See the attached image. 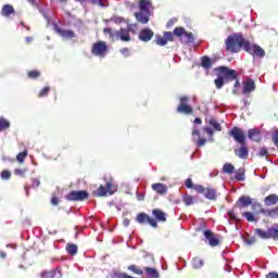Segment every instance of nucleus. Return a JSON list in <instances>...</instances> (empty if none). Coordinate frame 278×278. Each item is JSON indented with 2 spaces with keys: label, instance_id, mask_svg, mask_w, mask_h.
I'll return each instance as SVG.
<instances>
[{
  "label": "nucleus",
  "instance_id": "obj_1",
  "mask_svg": "<svg viewBox=\"0 0 278 278\" xmlns=\"http://www.w3.org/2000/svg\"><path fill=\"white\" fill-rule=\"evenodd\" d=\"M226 51H230V53H238L240 49H242L245 53H249L253 58H265L266 51L255 45L251 43V41L244 39V36L242 34H233L230 35L226 41Z\"/></svg>",
  "mask_w": 278,
  "mask_h": 278
},
{
  "label": "nucleus",
  "instance_id": "obj_2",
  "mask_svg": "<svg viewBox=\"0 0 278 278\" xmlns=\"http://www.w3.org/2000/svg\"><path fill=\"white\" fill-rule=\"evenodd\" d=\"M166 39V42H175L176 38L182 42V45H192L194 42V35L192 33L186 31L184 27H176L173 33L165 31L163 35Z\"/></svg>",
  "mask_w": 278,
  "mask_h": 278
},
{
  "label": "nucleus",
  "instance_id": "obj_3",
  "mask_svg": "<svg viewBox=\"0 0 278 278\" xmlns=\"http://www.w3.org/2000/svg\"><path fill=\"white\" fill-rule=\"evenodd\" d=\"M217 75L226 79L227 81H233L238 79V72L236 70H230L227 66H219L215 68Z\"/></svg>",
  "mask_w": 278,
  "mask_h": 278
},
{
  "label": "nucleus",
  "instance_id": "obj_4",
  "mask_svg": "<svg viewBox=\"0 0 278 278\" xmlns=\"http://www.w3.org/2000/svg\"><path fill=\"white\" fill-rule=\"evenodd\" d=\"M109 47L105 41H98L92 45L91 53L96 58H105L108 55Z\"/></svg>",
  "mask_w": 278,
  "mask_h": 278
},
{
  "label": "nucleus",
  "instance_id": "obj_5",
  "mask_svg": "<svg viewBox=\"0 0 278 278\" xmlns=\"http://www.w3.org/2000/svg\"><path fill=\"white\" fill-rule=\"evenodd\" d=\"M194 190L198 194H204L205 199H208V201H216L217 191L215 188H205L202 185H195Z\"/></svg>",
  "mask_w": 278,
  "mask_h": 278
},
{
  "label": "nucleus",
  "instance_id": "obj_6",
  "mask_svg": "<svg viewBox=\"0 0 278 278\" xmlns=\"http://www.w3.org/2000/svg\"><path fill=\"white\" fill-rule=\"evenodd\" d=\"M190 102V98H188L187 96H182L179 98V105L176 109V112L178 114H194V110L192 109V106H190L188 103Z\"/></svg>",
  "mask_w": 278,
  "mask_h": 278
},
{
  "label": "nucleus",
  "instance_id": "obj_7",
  "mask_svg": "<svg viewBox=\"0 0 278 278\" xmlns=\"http://www.w3.org/2000/svg\"><path fill=\"white\" fill-rule=\"evenodd\" d=\"M137 223L139 225H150L154 229H157V220L149 216L147 213H139L136 217Z\"/></svg>",
  "mask_w": 278,
  "mask_h": 278
},
{
  "label": "nucleus",
  "instance_id": "obj_8",
  "mask_svg": "<svg viewBox=\"0 0 278 278\" xmlns=\"http://www.w3.org/2000/svg\"><path fill=\"white\" fill-rule=\"evenodd\" d=\"M89 194L87 191H71L65 195L66 201H86Z\"/></svg>",
  "mask_w": 278,
  "mask_h": 278
},
{
  "label": "nucleus",
  "instance_id": "obj_9",
  "mask_svg": "<svg viewBox=\"0 0 278 278\" xmlns=\"http://www.w3.org/2000/svg\"><path fill=\"white\" fill-rule=\"evenodd\" d=\"M229 136H232L233 140L239 144L247 143V137L244 136L242 129H240L239 127H233L231 130H229Z\"/></svg>",
  "mask_w": 278,
  "mask_h": 278
},
{
  "label": "nucleus",
  "instance_id": "obj_10",
  "mask_svg": "<svg viewBox=\"0 0 278 278\" xmlns=\"http://www.w3.org/2000/svg\"><path fill=\"white\" fill-rule=\"evenodd\" d=\"M204 238L207 239L210 247H218L220 244V236L214 233L212 230H205Z\"/></svg>",
  "mask_w": 278,
  "mask_h": 278
},
{
  "label": "nucleus",
  "instance_id": "obj_11",
  "mask_svg": "<svg viewBox=\"0 0 278 278\" xmlns=\"http://www.w3.org/2000/svg\"><path fill=\"white\" fill-rule=\"evenodd\" d=\"M242 92L243 94H251V92H255V80L253 78L248 77L242 83Z\"/></svg>",
  "mask_w": 278,
  "mask_h": 278
},
{
  "label": "nucleus",
  "instance_id": "obj_12",
  "mask_svg": "<svg viewBox=\"0 0 278 278\" xmlns=\"http://www.w3.org/2000/svg\"><path fill=\"white\" fill-rule=\"evenodd\" d=\"M115 40H122L123 42H129L131 40V36H129V29L121 28L115 31Z\"/></svg>",
  "mask_w": 278,
  "mask_h": 278
},
{
  "label": "nucleus",
  "instance_id": "obj_13",
  "mask_svg": "<svg viewBox=\"0 0 278 278\" xmlns=\"http://www.w3.org/2000/svg\"><path fill=\"white\" fill-rule=\"evenodd\" d=\"M153 36H155V33H153L151 28H142L139 33V40H141V42H149Z\"/></svg>",
  "mask_w": 278,
  "mask_h": 278
},
{
  "label": "nucleus",
  "instance_id": "obj_14",
  "mask_svg": "<svg viewBox=\"0 0 278 278\" xmlns=\"http://www.w3.org/2000/svg\"><path fill=\"white\" fill-rule=\"evenodd\" d=\"M248 137L253 142H262V131L257 128L249 129Z\"/></svg>",
  "mask_w": 278,
  "mask_h": 278
},
{
  "label": "nucleus",
  "instance_id": "obj_15",
  "mask_svg": "<svg viewBox=\"0 0 278 278\" xmlns=\"http://www.w3.org/2000/svg\"><path fill=\"white\" fill-rule=\"evenodd\" d=\"M251 203H253V201L251 200V197L249 195H243L240 197L236 203L237 207H239L240 210L244 208V207H249V205H251Z\"/></svg>",
  "mask_w": 278,
  "mask_h": 278
},
{
  "label": "nucleus",
  "instance_id": "obj_16",
  "mask_svg": "<svg viewBox=\"0 0 278 278\" xmlns=\"http://www.w3.org/2000/svg\"><path fill=\"white\" fill-rule=\"evenodd\" d=\"M149 16H151V12L140 11L135 13V17L138 23H141L142 25H147V23H149Z\"/></svg>",
  "mask_w": 278,
  "mask_h": 278
},
{
  "label": "nucleus",
  "instance_id": "obj_17",
  "mask_svg": "<svg viewBox=\"0 0 278 278\" xmlns=\"http://www.w3.org/2000/svg\"><path fill=\"white\" fill-rule=\"evenodd\" d=\"M152 216L156 223H166V214L160 208L152 210Z\"/></svg>",
  "mask_w": 278,
  "mask_h": 278
},
{
  "label": "nucleus",
  "instance_id": "obj_18",
  "mask_svg": "<svg viewBox=\"0 0 278 278\" xmlns=\"http://www.w3.org/2000/svg\"><path fill=\"white\" fill-rule=\"evenodd\" d=\"M235 154L237 157H240V160H247V157H249V148H247V143L241 144L240 149L235 150Z\"/></svg>",
  "mask_w": 278,
  "mask_h": 278
},
{
  "label": "nucleus",
  "instance_id": "obj_19",
  "mask_svg": "<svg viewBox=\"0 0 278 278\" xmlns=\"http://www.w3.org/2000/svg\"><path fill=\"white\" fill-rule=\"evenodd\" d=\"M278 203V195L277 193H271L267 197H265L264 199V204L266 205V207H270L273 205H277Z\"/></svg>",
  "mask_w": 278,
  "mask_h": 278
},
{
  "label": "nucleus",
  "instance_id": "obj_20",
  "mask_svg": "<svg viewBox=\"0 0 278 278\" xmlns=\"http://www.w3.org/2000/svg\"><path fill=\"white\" fill-rule=\"evenodd\" d=\"M191 135H192L193 138H194V136H197V138H198V140H197V146H198L199 148L205 147V143L207 142V139L201 138V131H199V129L193 128Z\"/></svg>",
  "mask_w": 278,
  "mask_h": 278
},
{
  "label": "nucleus",
  "instance_id": "obj_21",
  "mask_svg": "<svg viewBox=\"0 0 278 278\" xmlns=\"http://www.w3.org/2000/svg\"><path fill=\"white\" fill-rule=\"evenodd\" d=\"M41 278H61L62 277V271L59 269L50 270V271H42L40 274Z\"/></svg>",
  "mask_w": 278,
  "mask_h": 278
},
{
  "label": "nucleus",
  "instance_id": "obj_22",
  "mask_svg": "<svg viewBox=\"0 0 278 278\" xmlns=\"http://www.w3.org/2000/svg\"><path fill=\"white\" fill-rule=\"evenodd\" d=\"M261 214L264 216H268L269 218H277L278 217V206L274 208H261Z\"/></svg>",
  "mask_w": 278,
  "mask_h": 278
},
{
  "label": "nucleus",
  "instance_id": "obj_23",
  "mask_svg": "<svg viewBox=\"0 0 278 278\" xmlns=\"http://www.w3.org/2000/svg\"><path fill=\"white\" fill-rule=\"evenodd\" d=\"M152 190H154L156 194H166V192H168V188L166 187V185L160 182L153 184Z\"/></svg>",
  "mask_w": 278,
  "mask_h": 278
},
{
  "label": "nucleus",
  "instance_id": "obj_24",
  "mask_svg": "<svg viewBox=\"0 0 278 278\" xmlns=\"http://www.w3.org/2000/svg\"><path fill=\"white\" fill-rule=\"evenodd\" d=\"M139 10L141 12H151L149 9L153 5L151 0H140L139 3Z\"/></svg>",
  "mask_w": 278,
  "mask_h": 278
},
{
  "label": "nucleus",
  "instance_id": "obj_25",
  "mask_svg": "<svg viewBox=\"0 0 278 278\" xmlns=\"http://www.w3.org/2000/svg\"><path fill=\"white\" fill-rule=\"evenodd\" d=\"M11 14H15L14 7L11 4H4L1 10V15L8 17Z\"/></svg>",
  "mask_w": 278,
  "mask_h": 278
},
{
  "label": "nucleus",
  "instance_id": "obj_26",
  "mask_svg": "<svg viewBox=\"0 0 278 278\" xmlns=\"http://www.w3.org/2000/svg\"><path fill=\"white\" fill-rule=\"evenodd\" d=\"M255 233L257 236H260L263 240H269V238H270V230L269 229L266 231V230H263L261 228H257L255 230Z\"/></svg>",
  "mask_w": 278,
  "mask_h": 278
},
{
  "label": "nucleus",
  "instance_id": "obj_27",
  "mask_svg": "<svg viewBox=\"0 0 278 278\" xmlns=\"http://www.w3.org/2000/svg\"><path fill=\"white\" fill-rule=\"evenodd\" d=\"M144 270H146L148 277L160 278V273L157 271V269H155L153 267H146Z\"/></svg>",
  "mask_w": 278,
  "mask_h": 278
},
{
  "label": "nucleus",
  "instance_id": "obj_28",
  "mask_svg": "<svg viewBox=\"0 0 278 278\" xmlns=\"http://www.w3.org/2000/svg\"><path fill=\"white\" fill-rule=\"evenodd\" d=\"M108 189L105 186L101 185L97 190L93 191V197H106Z\"/></svg>",
  "mask_w": 278,
  "mask_h": 278
},
{
  "label": "nucleus",
  "instance_id": "obj_29",
  "mask_svg": "<svg viewBox=\"0 0 278 278\" xmlns=\"http://www.w3.org/2000/svg\"><path fill=\"white\" fill-rule=\"evenodd\" d=\"M208 125L215 129V131H223V126H220V123L216 121V118L212 117L208 121Z\"/></svg>",
  "mask_w": 278,
  "mask_h": 278
},
{
  "label": "nucleus",
  "instance_id": "obj_30",
  "mask_svg": "<svg viewBox=\"0 0 278 278\" xmlns=\"http://www.w3.org/2000/svg\"><path fill=\"white\" fill-rule=\"evenodd\" d=\"M77 251H78L77 244H75V243H67L66 252L70 255H75L77 253Z\"/></svg>",
  "mask_w": 278,
  "mask_h": 278
},
{
  "label": "nucleus",
  "instance_id": "obj_31",
  "mask_svg": "<svg viewBox=\"0 0 278 278\" xmlns=\"http://www.w3.org/2000/svg\"><path fill=\"white\" fill-rule=\"evenodd\" d=\"M5 129H10V121L5 119V117H0V131H5Z\"/></svg>",
  "mask_w": 278,
  "mask_h": 278
},
{
  "label": "nucleus",
  "instance_id": "obj_32",
  "mask_svg": "<svg viewBox=\"0 0 278 278\" xmlns=\"http://www.w3.org/2000/svg\"><path fill=\"white\" fill-rule=\"evenodd\" d=\"M201 66L203 68H212V59H210L208 56H203L202 58V62H201Z\"/></svg>",
  "mask_w": 278,
  "mask_h": 278
},
{
  "label": "nucleus",
  "instance_id": "obj_33",
  "mask_svg": "<svg viewBox=\"0 0 278 278\" xmlns=\"http://www.w3.org/2000/svg\"><path fill=\"white\" fill-rule=\"evenodd\" d=\"M223 170L227 175H231V174H233V170H236V167H233V165L231 163H226L223 166Z\"/></svg>",
  "mask_w": 278,
  "mask_h": 278
},
{
  "label": "nucleus",
  "instance_id": "obj_34",
  "mask_svg": "<svg viewBox=\"0 0 278 278\" xmlns=\"http://www.w3.org/2000/svg\"><path fill=\"white\" fill-rule=\"evenodd\" d=\"M155 45H157L159 47H166V45H168V42L166 41V37L163 35L162 36H156L155 39Z\"/></svg>",
  "mask_w": 278,
  "mask_h": 278
},
{
  "label": "nucleus",
  "instance_id": "obj_35",
  "mask_svg": "<svg viewBox=\"0 0 278 278\" xmlns=\"http://www.w3.org/2000/svg\"><path fill=\"white\" fill-rule=\"evenodd\" d=\"M182 201L187 206L194 205V197L192 195H189V194L184 195Z\"/></svg>",
  "mask_w": 278,
  "mask_h": 278
},
{
  "label": "nucleus",
  "instance_id": "obj_36",
  "mask_svg": "<svg viewBox=\"0 0 278 278\" xmlns=\"http://www.w3.org/2000/svg\"><path fill=\"white\" fill-rule=\"evenodd\" d=\"M192 266L193 268H203V260H201L199 256L193 257Z\"/></svg>",
  "mask_w": 278,
  "mask_h": 278
},
{
  "label": "nucleus",
  "instance_id": "obj_37",
  "mask_svg": "<svg viewBox=\"0 0 278 278\" xmlns=\"http://www.w3.org/2000/svg\"><path fill=\"white\" fill-rule=\"evenodd\" d=\"M60 34L63 38H68V39L75 38V36H76L75 31H73V30H61Z\"/></svg>",
  "mask_w": 278,
  "mask_h": 278
},
{
  "label": "nucleus",
  "instance_id": "obj_38",
  "mask_svg": "<svg viewBox=\"0 0 278 278\" xmlns=\"http://www.w3.org/2000/svg\"><path fill=\"white\" fill-rule=\"evenodd\" d=\"M40 75H41L40 71H37V70H35V71H29V72L27 73L28 79H38V77H40Z\"/></svg>",
  "mask_w": 278,
  "mask_h": 278
},
{
  "label": "nucleus",
  "instance_id": "obj_39",
  "mask_svg": "<svg viewBox=\"0 0 278 278\" xmlns=\"http://www.w3.org/2000/svg\"><path fill=\"white\" fill-rule=\"evenodd\" d=\"M128 270H130L131 273H135V275H144V271L136 265H129Z\"/></svg>",
  "mask_w": 278,
  "mask_h": 278
},
{
  "label": "nucleus",
  "instance_id": "obj_40",
  "mask_svg": "<svg viewBox=\"0 0 278 278\" xmlns=\"http://www.w3.org/2000/svg\"><path fill=\"white\" fill-rule=\"evenodd\" d=\"M27 155H28L27 150H24L23 152H20L16 155L17 162H20V164H23V162H25V159L27 157Z\"/></svg>",
  "mask_w": 278,
  "mask_h": 278
},
{
  "label": "nucleus",
  "instance_id": "obj_41",
  "mask_svg": "<svg viewBox=\"0 0 278 278\" xmlns=\"http://www.w3.org/2000/svg\"><path fill=\"white\" fill-rule=\"evenodd\" d=\"M215 86L218 89L223 88V86H225V79L217 75V78L215 79Z\"/></svg>",
  "mask_w": 278,
  "mask_h": 278
},
{
  "label": "nucleus",
  "instance_id": "obj_42",
  "mask_svg": "<svg viewBox=\"0 0 278 278\" xmlns=\"http://www.w3.org/2000/svg\"><path fill=\"white\" fill-rule=\"evenodd\" d=\"M50 90H51V87H43L38 93L39 99H42V97H47Z\"/></svg>",
  "mask_w": 278,
  "mask_h": 278
},
{
  "label": "nucleus",
  "instance_id": "obj_43",
  "mask_svg": "<svg viewBox=\"0 0 278 278\" xmlns=\"http://www.w3.org/2000/svg\"><path fill=\"white\" fill-rule=\"evenodd\" d=\"M203 131H205V134H207V136L210 137V142H213V141H214V139H213V137H214V130H213L212 128L205 126V127L203 128Z\"/></svg>",
  "mask_w": 278,
  "mask_h": 278
},
{
  "label": "nucleus",
  "instance_id": "obj_44",
  "mask_svg": "<svg viewBox=\"0 0 278 278\" xmlns=\"http://www.w3.org/2000/svg\"><path fill=\"white\" fill-rule=\"evenodd\" d=\"M244 218H247L248 223H255V216L251 212L243 213Z\"/></svg>",
  "mask_w": 278,
  "mask_h": 278
},
{
  "label": "nucleus",
  "instance_id": "obj_45",
  "mask_svg": "<svg viewBox=\"0 0 278 278\" xmlns=\"http://www.w3.org/2000/svg\"><path fill=\"white\" fill-rule=\"evenodd\" d=\"M103 34H109V36H110V38L112 39V40H116V31H112V28H104L103 29Z\"/></svg>",
  "mask_w": 278,
  "mask_h": 278
},
{
  "label": "nucleus",
  "instance_id": "obj_46",
  "mask_svg": "<svg viewBox=\"0 0 278 278\" xmlns=\"http://www.w3.org/2000/svg\"><path fill=\"white\" fill-rule=\"evenodd\" d=\"M186 188H189L191 190H194V188H197V185L192 184V179L188 178L185 182Z\"/></svg>",
  "mask_w": 278,
  "mask_h": 278
},
{
  "label": "nucleus",
  "instance_id": "obj_47",
  "mask_svg": "<svg viewBox=\"0 0 278 278\" xmlns=\"http://www.w3.org/2000/svg\"><path fill=\"white\" fill-rule=\"evenodd\" d=\"M113 186H114V184L112 182V180L106 182L105 189H106V192H109V194H114V190H112Z\"/></svg>",
  "mask_w": 278,
  "mask_h": 278
},
{
  "label": "nucleus",
  "instance_id": "obj_48",
  "mask_svg": "<svg viewBox=\"0 0 278 278\" xmlns=\"http://www.w3.org/2000/svg\"><path fill=\"white\" fill-rule=\"evenodd\" d=\"M25 173H27V169L16 168L14 170V174L17 175V177H25Z\"/></svg>",
  "mask_w": 278,
  "mask_h": 278
},
{
  "label": "nucleus",
  "instance_id": "obj_49",
  "mask_svg": "<svg viewBox=\"0 0 278 278\" xmlns=\"http://www.w3.org/2000/svg\"><path fill=\"white\" fill-rule=\"evenodd\" d=\"M228 216H229L230 220H235V222L240 220V218H238V215H236V212H233V211H229Z\"/></svg>",
  "mask_w": 278,
  "mask_h": 278
},
{
  "label": "nucleus",
  "instance_id": "obj_50",
  "mask_svg": "<svg viewBox=\"0 0 278 278\" xmlns=\"http://www.w3.org/2000/svg\"><path fill=\"white\" fill-rule=\"evenodd\" d=\"M1 177L3 178V179H10L11 177H12V173H10V170H2L1 172Z\"/></svg>",
  "mask_w": 278,
  "mask_h": 278
},
{
  "label": "nucleus",
  "instance_id": "obj_51",
  "mask_svg": "<svg viewBox=\"0 0 278 278\" xmlns=\"http://www.w3.org/2000/svg\"><path fill=\"white\" fill-rule=\"evenodd\" d=\"M236 179L237 181H244V170L237 173Z\"/></svg>",
  "mask_w": 278,
  "mask_h": 278
},
{
  "label": "nucleus",
  "instance_id": "obj_52",
  "mask_svg": "<svg viewBox=\"0 0 278 278\" xmlns=\"http://www.w3.org/2000/svg\"><path fill=\"white\" fill-rule=\"evenodd\" d=\"M271 140L278 147V129L271 135Z\"/></svg>",
  "mask_w": 278,
  "mask_h": 278
},
{
  "label": "nucleus",
  "instance_id": "obj_53",
  "mask_svg": "<svg viewBox=\"0 0 278 278\" xmlns=\"http://www.w3.org/2000/svg\"><path fill=\"white\" fill-rule=\"evenodd\" d=\"M265 155H268V150L266 148H261L258 151V157H264Z\"/></svg>",
  "mask_w": 278,
  "mask_h": 278
},
{
  "label": "nucleus",
  "instance_id": "obj_54",
  "mask_svg": "<svg viewBox=\"0 0 278 278\" xmlns=\"http://www.w3.org/2000/svg\"><path fill=\"white\" fill-rule=\"evenodd\" d=\"M51 203L55 206L60 205V199L56 195H52Z\"/></svg>",
  "mask_w": 278,
  "mask_h": 278
},
{
  "label": "nucleus",
  "instance_id": "obj_55",
  "mask_svg": "<svg viewBox=\"0 0 278 278\" xmlns=\"http://www.w3.org/2000/svg\"><path fill=\"white\" fill-rule=\"evenodd\" d=\"M119 51L125 58H129V48H122Z\"/></svg>",
  "mask_w": 278,
  "mask_h": 278
},
{
  "label": "nucleus",
  "instance_id": "obj_56",
  "mask_svg": "<svg viewBox=\"0 0 278 278\" xmlns=\"http://www.w3.org/2000/svg\"><path fill=\"white\" fill-rule=\"evenodd\" d=\"M31 184H33V188H38V186H40V179L33 178Z\"/></svg>",
  "mask_w": 278,
  "mask_h": 278
},
{
  "label": "nucleus",
  "instance_id": "obj_57",
  "mask_svg": "<svg viewBox=\"0 0 278 278\" xmlns=\"http://www.w3.org/2000/svg\"><path fill=\"white\" fill-rule=\"evenodd\" d=\"M93 5H100L103 8V1L102 0H90Z\"/></svg>",
  "mask_w": 278,
  "mask_h": 278
},
{
  "label": "nucleus",
  "instance_id": "obj_58",
  "mask_svg": "<svg viewBox=\"0 0 278 278\" xmlns=\"http://www.w3.org/2000/svg\"><path fill=\"white\" fill-rule=\"evenodd\" d=\"M266 278H278V273L271 271V273L266 275Z\"/></svg>",
  "mask_w": 278,
  "mask_h": 278
},
{
  "label": "nucleus",
  "instance_id": "obj_59",
  "mask_svg": "<svg viewBox=\"0 0 278 278\" xmlns=\"http://www.w3.org/2000/svg\"><path fill=\"white\" fill-rule=\"evenodd\" d=\"M25 41H26V45H31V42H34V37H26Z\"/></svg>",
  "mask_w": 278,
  "mask_h": 278
},
{
  "label": "nucleus",
  "instance_id": "obj_60",
  "mask_svg": "<svg viewBox=\"0 0 278 278\" xmlns=\"http://www.w3.org/2000/svg\"><path fill=\"white\" fill-rule=\"evenodd\" d=\"M30 5L38 7V0H27Z\"/></svg>",
  "mask_w": 278,
  "mask_h": 278
},
{
  "label": "nucleus",
  "instance_id": "obj_61",
  "mask_svg": "<svg viewBox=\"0 0 278 278\" xmlns=\"http://www.w3.org/2000/svg\"><path fill=\"white\" fill-rule=\"evenodd\" d=\"M123 225H124V227H129V225H130L129 219L125 218V219L123 220Z\"/></svg>",
  "mask_w": 278,
  "mask_h": 278
},
{
  "label": "nucleus",
  "instance_id": "obj_62",
  "mask_svg": "<svg viewBox=\"0 0 278 278\" xmlns=\"http://www.w3.org/2000/svg\"><path fill=\"white\" fill-rule=\"evenodd\" d=\"M203 123V121L200 118V117H197L195 119H194V124L195 125H201Z\"/></svg>",
  "mask_w": 278,
  "mask_h": 278
},
{
  "label": "nucleus",
  "instance_id": "obj_63",
  "mask_svg": "<svg viewBox=\"0 0 278 278\" xmlns=\"http://www.w3.org/2000/svg\"><path fill=\"white\" fill-rule=\"evenodd\" d=\"M247 244H255V238L247 240Z\"/></svg>",
  "mask_w": 278,
  "mask_h": 278
},
{
  "label": "nucleus",
  "instance_id": "obj_64",
  "mask_svg": "<svg viewBox=\"0 0 278 278\" xmlns=\"http://www.w3.org/2000/svg\"><path fill=\"white\" fill-rule=\"evenodd\" d=\"M0 257L2 260H5V257H8V254L5 252H0Z\"/></svg>",
  "mask_w": 278,
  "mask_h": 278
}]
</instances>
